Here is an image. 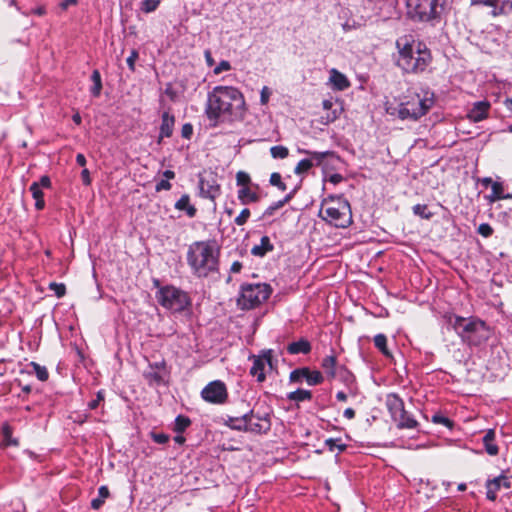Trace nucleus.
<instances>
[{
    "instance_id": "1a4fd4ad",
    "label": "nucleus",
    "mask_w": 512,
    "mask_h": 512,
    "mask_svg": "<svg viewBox=\"0 0 512 512\" xmlns=\"http://www.w3.org/2000/svg\"><path fill=\"white\" fill-rule=\"evenodd\" d=\"M386 406L393 419L400 429H413L416 428L418 422L407 413L404 408V402L398 394L391 393L386 397Z\"/></svg>"
},
{
    "instance_id": "774afa93",
    "label": "nucleus",
    "mask_w": 512,
    "mask_h": 512,
    "mask_svg": "<svg viewBox=\"0 0 512 512\" xmlns=\"http://www.w3.org/2000/svg\"><path fill=\"white\" fill-rule=\"evenodd\" d=\"M150 369L156 370V371H161L163 373L165 371V362L161 361V362H156L154 364H150Z\"/></svg>"
},
{
    "instance_id": "412c9836",
    "label": "nucleus",
    "mask_w": 512,
    "mask_h": 512,
    "mask_svg": "<svg viewBox=\"0 0 512 512\" xmlns=\"http://www.w3.org/2000/svg\"><path fill=\"white\" fill-rule=\"evenodd\" d=\"M298 152L301 154L308 155L310 157L309 159H312L313 166L314 165L320 166V165H322L324 159H326L328 157L335 156V152H333V151L317 152V151H310L307 149H298Z\"/></svg>"
},
{
    "instance_id": "473e14b6",
    "label": "nucleus",
    "mask_w": 512,
    "mask_h": 512,
    "mask_svg": "<svg viewBox=\"0 0 512 512\" xmlns=\"http://www.w3.org/2000/svg\"><path fill=\"white\" fill-rule=\"evenodd\" d=\"M144 377L148 380L149 384L161 385L165 383L164 374L161 371L150 369L144 372Z\"/></svg>"
},
{
    "instance_id": "20e7f679",
    "label": "nucleus",
    "mask_w": 512,
    "mask_h": 512,
    "mask_svg": "<svg viewBox=\"0 0 512 512\" xmlns=\"http://www.w3.org/2000/svg\"><path fill=\"white\" fill-rule=\"evenodd\" d=\"M449 324L462 342L468 346L479 347L491 337L492 330L487 323L478 317L450 316Z\"/></svg>"
},
{
    "instance_id": "7c9ffc66",
    "label": "nucleus",
    "mask_w": 512,
    "mask_h": 512,
    "mask_svg": "<svg viewBox=\"0 0 512 512\" xmlns=\"http://www.w3.org/2000/svg\"><path fill=\"white\" fill-rule=\"evenodd\" d=\"M109 495H110V493H109V489L107 486L103 485V486L99 487L98 497L94 498L91 501V507L95 510L100 509L102 507V505L104 504L105 499L108 498Z\"/></svg>"
},
{
    "instance_id": "4c0bfd02",
    "label": "nucleus",
    "mask_w": 512,
    "mask_h": 512,
    "mask_svg": "<svg viewBox=\"0 0 512 512\" xmlns=\"http://www.w3.org/2000/svg\"><path fill=\"white\" fill-rule=\"evenodd\" d=\"M313 167L312 159L305 158L298 162L296 167L294 168V173L296 175H302L308 172Z\"/></svg>"
},
{
    "instance_id": "0eeeda50",
    "label": "nucleus",
    "mask_w": 512,
    "mask_h": 512,
    "mask_svg": "<svg viewBox=\"0 0 512 512\" xmlns=\"http://www.w3.org/2000/svg\"><path fill=\"white\" fill-rule=\"evenodd\" d=\"M158 303L172 312H182L191 305L189 295L174 286H164L156 294Z\"/></svg>"
},
{
    "instance_id": "4d7b16f0",
    "label": "nucleus",
    "mask_w": 512,
    "mask_h": 512,
    "mask_svg": "<svg viewBox=\"0 0 512 512\" xmlns=\"http://www.w3.org/2000/svg\"><path fill=\"white\" fill-rule=\"evenodd\" d=\"M231 69V65L228 61L222 60L213 70L214 74L218 75L224 71H229Z\"/></svg>"
},
{
    "instance_id": "aec40b11",
    "label": "nucleus",
    "mask_w": 512,
    "mask_h": 512,
    "mask_svg": "<svg viewBox=\"0 0 512 512\" xmlns=\"http://www.w3.org/2000/svg\"><path fill=\"white\" fill-rule=\"evenodd\" d=\"M312 346L311 343L305 339L301 338L298 341L292 342L287 346V352L291 355L296 354H309L311 352Z\"/></svg>"
},
{
    "instance_id": "37998d69",
    "label": "nucleus",
    "mask_w": 512,
    "mask_h": 512,
    "mask_svg": "<svg viewBox=\"0 0 512 512\" xmlns=\"http://www.w3.org/2000/svg\"><path fill=\"white\" fill-rule=\"evenodd\" d=\"M412 210L415 215L420 216L423 219L428 220L433 216V214L428 210L427 205L424 204L414 205Z\"/></svg>"
},
{
    "instance_id": "f704fd0d",
    "label": "nucleus",
    "mask_w": 512,
    "mask_h": 512,
    "mask_svg": "<svg viewBox=\"0 0 512 512\" xmlns=\"http://www.w3.org/2000/svg\"><path fill=\"white\" fill-rule=\"evenodd\" d=\"M91 81L93 82V86L91 87V94L94 97H98L102 90V80L101 75L98 70H94L91 74Z\"/></svg>"
},
{
    "instance_id": "f03ea898",
    "label": "nucleus",
    "mask_w": 512,
    "mask_h": 512,
    "mask_svg": "<svg viewBox=\"0 0 512 512\" xmlns=\"http://www.w3.org/2000/svg\"><path fill=\"white\" fill-rule=\"evenodd\" d=\"M398 58L396 65L403 73L419 74L426 70L432 57L426 44L414 39L412 35H403L396 40Z\"/></svg>"
},
{
    "instance_id": "6e6d98bb",
    "label": "nucleus",
    "mask_w": 512,
    "mask_h": 512,
    "mask_svg": "<svg viewBox=\"0 0 512 512\" xmlns=\"http://www.w3.org/2000/svg\"><path fill=\"white\" fill-rule=\"evenodd\" d=\"M103 400H104V391L100 390L97 392L96 399H94L88 403V407L91 410H94L99 406L100 402Z\"/></svg>"
},
{
    "instance_id": "f257e3e1",
    "label": "nucleus",
    "mask_w": 512,
    "mask_h": 512,
    "mask_svg": "<svg viewBox=\"0 0 512 512\" xmlns=\"http://www.w3.org/2000/svg\"><path fill=\"white\" fill-rule=\"evenodd\" d=\"M205 114L213 126L219 122L241 120L245 115L243 94L232 86H215L207 95Z\"/></svg>"
},
{
    "instance_id": "603ef678",
    "label": "nucleus",
    "mask_w": 512,
    "mask_h": 512,
    "mask_svg": "<svg viewBox=\"0 0 512 512\" xmlns=\"http://www.w3.org/2000/svg\"><path fill=\"white\" fill-rule=\"evenodd\" d=\"M477 232L485 238L492 236L494 230L488 223H482L479 225Z\"/></svg>"
},
{
    "instance_id": "13d9d810",
    "label": "nucleus",
    "mask_w": 512,
    "mask_h": 512,
    "mask_svg": "<svg viewBox=\"0 0 512 512\" xmlns=\"http://www.w3.org/2000/svg\"><path fill=\"white\" fill-rule=\"evenodd\" d=\"M152 439L158 444H165L169 441V436L165 433H152Z\"/></svg>"
},
{
    "instance_id": "bb28decb",
    "label": "nucleus",
    "mask_w": 512,
    "mask_h": 512,
    "mask_svg": "<svg viewBox=\"0 0 512 512\" xmlns=\"http://www.w3.org/2000/svg\"><path fill=\"white\" fill-rule=\"evenodd\" d=\"M336 365H337V359H336V356H334V355L326 356L322 360V364H321L324 372L330 378H335L337 376V367H336Z\"/></svg>"
},
{
    "instance_id": "c03bdc74",
    "label": "nucleus",
    "mask_w": 512,
    "mask_h": 512,
    "mask_svg": "<svg viewBox=\"0 0 512 512\" xmlns=\"http://www.w3.org/2000/svg\"><path fill=\"white\" fill-rule=\"evenodd\" d=\"M269 183L281 191H285L287 189L286 184L282 181L281 174L278 172H274L270 175Z\"/></svg>"
},
{
    "instance_id": "f8f14e48",
    "label": "nucleus",
    "mask_w": 512,
    "mask_h": 512,
    "mask_svg": "<svg viewBox=\"0 0 512 512\" xmlns=\"http://www.w3.org/2000/svg\"><path fill=\"white\" fill-rule=\"evenodd\" d=\"M199 195L214 201L221 193L220 185L216 177L210 174L208 177H199Z\"/></svg>"
},
{
    "instance_id": "0e129e2a",
    "label": "nucleus",
    "mask_w": 512,
    "mask_h": 512,
    "mask_svg": "<svg viewBox=\"0 0 512 512\" xmlns=\"http://www.w3.org/2000/svg\"><path fill=\"white\" fill-rule=\"evenodd\" d=\"M81 179L84 185L88 186L91 184L90 172L88 169L84 168L82 170Z\"/></svg>"
},
{
    "instance_id": "e2e57ef3",
    "label": "nucleus",
    "mask_w": 512,
    "mask_h": 512,
    "mask_svg": "<svg viewBox=\"0 0 512 512\" xmlns=\"http://www.w3.org/2000/svg\"><path fill=\"white\" fill-rule=\"evenodd\" d=\"M501 4L499 6L500 9H503V14H508L510 12H512V1L510 0H504V1H501Z\"/></svg>"
},
{
    "instance_id": "864d4df0",
    "label": "nucleus",
    "mask_w": 512,
    "mask_h": 512,
    "mask_svg": "<svg viewBox=\"0 0 512 512\" xmlns=\"http://www.w3.org/2000/svg\"><path fill=\"white\" fill-rule=\"evenodd\" d=\"M499 3H500V0H471V2H470V4L472 6L483 5V6H488V7L496 6Z\"/></svg>"
},
{
    "instance_id": "c756f323",
    "label": "nucleus",
    "mask_w": 512,
    "mask_h": 512,
    "mask_svg": "<svg viewBox=\"0 0 512 512\" xmlns=\"http://www.w3.org/2000/svg\"><path fill=\"white\" fill-rule=\"evenodd\" d=\"M503 191H504L503 185L500 182L492 183V193H491V195L487 196L486 198L489 200V202L492 203V202H495V201H498L501 199H506V198L511 197L510 194L504 195Z\"/></svg>"
},
{
    "instance_id": "2f4dec72",
    "label": "nucleus",
    "mask_w": 512,
    "mask_h": 512,
    "mask_svg": "<svg viewBox=\"0 0 512 512\" xmlns=\"http://www.w3.org/2000/svg\"><path fill=\"white\" fill-rule=\"evenodd\" d=\"M287 398L290 401L303 402L306 400H311L312 392L309 390L297 389L296 391L288 393Z\"/></svg>"
},
{
    "instance_id": "4be33fe9",
    "label": "nucleus",
    "mask_w": 512,
    "mask_h": 512,
    "mask_svg": "<svg viewBox=\"0 0 512 512\" xmlns=\"http://www.w3.org/2000/svg\"><path fill=\"white\" fill-rule=\"evenodd\" d=\"M434 104V94L426 92L422 99H418L415 103V108L418 112V115L422 117L425 115Z\"/></svg>"
},
{
    "instance_id": "5701e85b",
    "label": "nucleus",
    "mask_w": 512,
    "mask_h": 512,
    "mask_svg": "<svg viewBox=\"0 0 512 512\" xmlns=\"http://www.w3.org/2000/svg\"><path fill=\"white\" fill-rule=\"evenodd\" d=\"M483 444L485 447V451L490 456H496L499 453V448L495 443V431L493 429H489L485 435L483 436Z\"/></svg>"
},
{
    "instance_id": "8fccbe9b",
    "label": "nucleus",
    "mask_w": 512,
    "mask_h": 512,
    "mask_svg": "<svg viewBox=\"0 0 512 512\" xmlns=\"http://www.w3.org/2000/svg\"><path fill=\"white\" fill-rule=\"evenodd\" d=\"M49 289L55 293L58 298H61L66 293V287L63 283L52 282L49 284Z\"/></svg>"
},
{
    "instance_id": "f3484780",
    "label": "nucleus",
    "mask_w": 512,
    "mask_h": 512,
    "mask_svg": "<svg viewBox=\"0 0 512 512\" xmlns=\"http://www.w3.org/2000/svg\"><path fill=\"white\" fill-rule=\"evenodd\" d=\"M490 103L488 101H478L468 112V117L473 122H480L487 118Z\"/></svg>"
},
{
    "instance_id": "79ce46f5",
    "label": "nucleus",
    "mask_w": 512,
    "mask_h": 512,
    "mask_svg": "<svg viewBox=\"0 0 512 512\" xmlns=\"http://www.w3.org/2000/svg\"><path fill=\"white\" fill-rule=\"evenodd\" d=\"M3 438L6 446H18V440L12 437V429L9 425L3 426Z\"/></svg>"
},
{
    "instance_id": "7ed1b4c3",
    "label": "nucleus",
    "mask_w": 512,
    "mask_h": 512,
    "mask_svg": "<svg viewBox=\"0 0 512 512\" xmlns=\"http://www.w3.org/2000/svg\"><path fill=\"white\" fill-rule=\"evenodd\" d=\"M186 260L197 278H207L219 271V251L209 241H196L189 245Z\"/></svg>"
},
{
    "instance_id": "9d476101",
    "label": "nucleus",
    "mask_w": 512,
    "mask_h": 512,
    "mask_svg": "<svg viewBox=\"0 0 512 512\" xmlns=\"http://www.w3.org/2000/svg\"><path fill=\"white\" fill-rule=\"evenodd\" d=\"M201 397L208 403L221 405L227 401L228 392L224 382L215 380L208 383L201 391Z\"/></svg>"
},
{
    "instance_id": "2eb2a0df",
    "label": "nucleus",
    "mask_w": 512,
    "mask_h": 512,
    "mask_svg": "<svg viewBox=\"0 0 512 512\" xmlns=\"http://www.w3.org/2000/svg\"><path fill=\"white\" fill-rule=\"evenodd\" d=\"M256 418L258 422L256 423H249V431L255 432V433H262L267 432L271 428V422H270V414L268 412L260 413L259 411L254 410V415H251V419Z\"/></svg>"
},
{
    "instance_id": "ea45409f",
    "label": "nucleus",
    "mask_w": 512,
    "mask_h": 512,
    "mask_svg": "<svg viewBox=\"0 0 512 512\" xmlns=\"http://www.w3.org/2000/svg\"><path fill=\"white\" fill-rule=\"evenodd\" d=\"M159 5V0H142L140 3V10L146 14L152 13L159 7Z\"/></svg>"
},
{
    "instance_id": "6ab92c4d",
    "label": "nucleus",
    "mask_w": 512,
    "mask_h": 512,
    "mask_svg": "<svg viewBox=\"0 0 512 512\" xmlns=\"http://www.w3.org/2000/svg\"><path fill=\"white\" fill-rule=\"evenodd\" d=\"M274 250V245L272 244L270 238L268 236H262L260 239V243L254 245L251 249V254L255 257H264L267 253L272 252Z\"/></svg>"
},
{
    "instance_id": "39448f33",
    "label": "nucleus",
    "mask_w": 512,
    "mask_h": 512,
    "mask_svg": "<svg viewBox=\"0 0 512 512\" xmlns=\"http://www.w3.org/2000/svg\"><path fill=\"white\" fill-rule=\"evenodd\" d=\"M319 216L337 228H346L352 223L350 204L341 196L330 195L323 199Z\"/></svg>"
},
{
    "instance_id": "69168bd1",
    "label": "nucleus",
    "mask_w": 512,
    "mask_h": 512,
    "mask_svg": "<svg viewBox=\"0 0 512 512\" xmlns=\"http://www.w3.org/2000/svg\"><path fill=\"white\" fill-rule=\"evenodd\" d=\"M40 185V188H50L51 187V180L49 176L43 175L39 182H37Z\"/></svg>"
},
{
    "instance_id": "5fc2aeb1",
    "label": "nucleus",
    "mask_w": 512,
    "mask_h": 512,
    "mask_svg": "<svg viewBox=\"0 0 512 512\" xmlns=\"http://www.w3.org/2000/svg\"><path fill=\"white\" fill-rule=\"evenodd\" d=\"M139 54L138 51L133 49L130 53V56L127 58L126 62L131 71L135 70V62L138 59Z\"/></svg>"
},
{
    "instance_id": "9b49d317",
    "label": "nucleus",
    "mask_w": 512,
    "mask_h": 512,
    "mask_svg": "<svg viewBox=\"0 0 512 512\" xmlns=\"http://www.w3.org/2000/svg\"><path fill=\"white\" fill-rule=\"evenodd\" d=\"M253 364L250 368V374L257 378L258 382H263L266 379L265 366L268 364L270 368H273L272 363V350H264L260 355H252L250 357Z\"/></svg>"
},
{
    "instance_id": "c85d7f7f",
    "label": "nucleus",
    "mask_w": 512,
    "mask_h": 512,
    "mask_svg": "<svg viewBox=\"0 0 512 512\" xmlns=\"http://www.w3.org/2000/svg\"><path fill=\"white\" fill-rule=\"evenodd\" d=\"M331 82L334 87L338 90H345L349 87V81L345 75L333 69L330 77Z\"/></svg>"
},
{
    "instance_id": "4468645a",
    "label": "nucleus",
    "mask_w": 512,
    "mask_h": 512,
    "mask_svg": "<svg viewBox=\"0 0 512 512\" xmlns=\"http://www.w3.org/2000/svg\"><path fill=\"white\" fill-rule=\"evenodd\" d=\"M510 487L511 480L509 477L505 475L495 477L494 479L488 480L486 482V497L490 501H495L497 498V493L501 488L509 489Z\"/></svg>"
},
{
    "instance_id": "6e6552de",
    "label": "nucleus",
    "mask_w": 512,
    "mask_h": 512,
    "mask_svg": "<svg viewBox=\"0 0 512 512\" xmlns=\"http://www.w3.org/2000/svg\"><path fill=\"white\" fill-rule=\"evenodd\" d=\"M271 292L270 285L265 283L242 285L238 305L242 309H252L266 301Z\"/></svg>"
},
{
    "instance_id": "49530a36",
    "label": "nucleus",
    "mask_w": 512,
    "mask_h": 512,
    "mask_svg": "<svg viewBox=\"0 0 512 512\" xmlns=\"http://www.w3.org/2000/svg\"><path fill=\"white\" fill-rule=\"evenodd\" d=\"M236 183L238 186L247 187L251 183V178L248 173L239 171L236 174Z\"/></svg>"
},
{
    "instance_id": "cd10ccee",
    "label": "nucleus",
    "mask_w": 512,
    "mask_h": 512,
    "mask_svg": "<svg viewBox=\"0 0 512 512\" xmlns=\"http://www.w3.org/2000/svg\"><path fill=\"white\" fill-rule=\"evenodd\" d=\"M32 197L35 199V208L40 211L45 207L44 193L37 182H33L29 188Z\"/></svg>"
},
{
    "instance_id": "3c124183",
    "label": "nucleus",
    "mask_w": 512,
    "mask_h": 512,
    "mask_svg": "<svg viewBox=\"0 0 512 512\" xmlns=\"http://www.w3.org/2000/svg\"><path fill=\"white\" fill-rule=\"evenodd\" d=\"M339 376H340L341 380H343L345 382L346 385H350L351 383L354 382V376L352 375V373L350 371H348L344 367H340Z\"/></svg>"
},
{
    "instance_id": "b1692460",
    "label": "nucleus",
    "mask_w": 512,
    "mask_h": 512,
    "mask_svg": "<svg viewBox=\"0 0 512 512\" xmlns=\"http://www.w3.org/2000/svg\"><path fill=\"white\" fill-rule=\"evenodd\" d=\"M174 123H175L174 116L170 115L168 112H164L162 114V123L160 126V138L170 137L172 135Z\"/></svg>"
},
{
    "instance_id": "c9c22d12",
    "label": "nucleus",
    "mask_w": 512,
    "mask_h": 512,
    "mask_svg": "<svg viewBox=\"0 0 512 512\" xmlns=\"http://www.w3.org/2000/svg\"><path fill=\"white\" fill-rule=\"evenodd\" d=\"M374 345L386 357H391V353L387 347V337L384 334H377L374 337Z\"/></svg>"
},
{
    "instance_id": "dca6fc26",
    "label": "nucleus",
    "mask_w": 512,
    "mask_h": 512,
    "mask_svg": "<svg viewBox=\"0 0 512 512\" xmlns=\"http://www.w3.org/2000/svg\"><path fill=\"white\" fill-rule=\"evenodd\" d=\"M251 415H254V409L240 417H228L226 425L231 429L237 431H249V423L251 422Z\"/></svg>"
},
{
    "instance_id": "338daca9",
    "label": "nucleus",
    "mask_w": 512,
    "mask_h": 512,
    "mask_svg": "<svg viewBox=\"0 0 512 512\" xmlns=\"http://www.w3.org/2000/svg\"><path fill=\"white\" fill-rule=\"evenodd\" d=\"M78 3V0H62L61 3L59 4V7L65 11L67 10L70 6H74Z\"/></svg>"
},
{
    "instance_id": "423d86ee",
    "label": "nucleus",
    "mask_w": 512,
    "mask_h": 512,
    "mask_svg": "<svg viewBox=\"0 0 512 512\" xmlns=\"http://www.w3.org/2000/svg\"><path fill=\"white\" fill-rule=\"evenodd\" d=\"M446 0H407V15L410 19L430 22L439 19Z\"/></svg>"
},
{
    "instance_id": "680f3d73",
    "label": "nucleus",
    "mask_w": 512,
    "mask_h": 512,
    "mask_svg": "<svg viewBox=\"0 0 512 512\" xmlns=\"http://www.w3.org/2000/svg\"><path fill=\"white\" fill-rule=\"evenodd\" d=\"M193 133V127L191 124L186 123L182 126L181 134L183 138L189 139Z\"/></svg>"
},
{
    "instance_id": "de8ad7c7",
    "label": "nucleus",
    "mask_w": 512,
    "mask_h": 512,
    "mask_svg": "<svg viewBox=\"0 0 512 512\" xmlns=\"http://www.w3.org/2000/svg\"><path fill=\"white\" fill-rule=\"evenodd\" d=\"M286 202L284 200H279L277 202L272 203L263 213V217H271L274 215L275 211L282 208Z\"/></svg>"
},
{
    "instance_id": "a211bd4d",
    "label": "nucleus",
    "mask_w": 512,
    "mask_h": 512,
    "mask_svg": "<svg viewBox=\"0 0 512 512\" xmlns=\"http://www.w3.org/2000/svg\"><path fill=\"white\" fill-rule=\"evenodd\" d=\"M237 198L242 205L257 203L260 201V195L252 190V187H241L237 192Z\"/></svg>"
},
{
    "instance_id": "a18cd8bd",
    "label": "nucleus",
    "mask_w": 512,
    "mask_h": 512,
    "mask_svg": "<svg viewBox=\"0 0 512 512\" xmlns=\"http://www.w3.org/2000/svg\"><path fill=\"white\" fill-rule=\"evenodd\" d=\"M431 420L435 424H441L448 428H452L453 426V422L441 413L434 414Z\"/></svg>"
},
{
    "instance_id": "58836bf2",
    "label": "nucleus",
    "mask_w": 512,
    "mask_h": 512,
    "mask_svg": "<svg viewBox=\"0 0 512 512\" xmlns=\"http://www.w3.org/2000/svg\"><path fill=\"white\" fill-rule=\"evenodd\" d=\"M325 446L329 451H334L337 449L339 452H344L347 449V445L344 443H340V439L338 438H329L325 440Z\"/></svg>"
},
{
    "instance_id": "052dcab7",
    "label": "nucleus",
    "mask_w": 512,
    "mask_h": 512,
    "mask_svg": "<svg viewBox=\"0 0 512 512\" xmlns=\"http://www.w3.org/2000/svg\"><path fill=\"white\" fill-rule=\"evenodd\" d=\"M270 95H271V91L269 90V88L266 86L263 87L261 90V94H260V102L262 105H265L268 103Z\"/></svg>"
},
{
    "instance_id": "393cba45",
    "label": "nucleus",
    "mask_w": 512,
    "mask_h": 512,
    "mask_svg": "<svg viewBox=\"0 0 512 512\" xmlns=\"http://www.w3.org/2000/svg\"><path fill=\"white\" fill-rule=\"evenodd\" d=\"M398 116L401 119H412L417 120L420 118L418 112L415 108V103L408 102L406 104H402L398 111Z\"/></svg>"
},
{
    "instance_id": "a878e982",
    "label": "nucleus",
    "mask_w": 512,
    "mask_h": 512,
    "mask_svg": "<svg viewBox=\"0 0 512 512\" xmlns=\"http://www.w3.org/2000/svg\"><path fill=\"white\" fill-rule=\"evenodd\" d=\"M175 208L180 211H185L189 217H194L196 215V208L190 204V197L188 194H184L180 197V199L175 203Z\"/></svg>"
},
{
    "instance_id": "ddd939ff",
    "label": "nucleus",
    "mask_w": 512,
    "mask_h": 512,
    "mask_svg": "<svg viewBox=\"0 0 512 512\" xmlns=\"http://www.w3.org/2000/svg\"><path fill=\"white\" fill-rule=\"evenodd\" d=\"M289 379L291 382L295 383H300L305 379L310 386H315L323 382V376L319 371H310L307 367L293 370L290 373Z\"/></svg>"
},
{
    "instance_id": "09e8293b",
    "label": "nucleus",
    "mask_w": 512,
    "mask_h": 512,
    "mask_svg": "<svg viewBox=\"0 0 512 512\" xmlns=\"http://www.w3.org/2000/svg\"><path fill=\"white\" fill-rule=\"evenodd\" d=\"M251 215V212L248 208H244L240 214L234 219V223L237 226H243L247 223L249 217Z\"/></svg>"
},
{
    "instance_id": "bf43d9fd",
    "label": "nucleus",
    "mask_w": 512,
    "mask_h": 512,
    "mask_svg": "<svg viewBox=\"0 0 512 512\" xmlns=\"http://www.w3.org/2000/svg\"><path fill=\"white\" fill-rule=\"evenodd\" d=\"M171 187H172V185H171V183H170L168 180H166V179H162L161 181H159V182L156 184V186H155V190H156L157 192H160V191H162V190H166V191H168V190H170V189H171Z\"/></svg>"
},
{
    "instance_id": "e433bc0d",
    "label": "nucleus",
    "mask_w": 512,
    "mask_h": 512,
    "mask_svg": "<svg viewBox=\"0 0 512 512\" xmlns=\"http://www.w3.org/2000/svg\"><path fill=\"white\" fill-rule=\"evenodd\" d=\"M191 424L189 417L184 415H178L174 423V431L176 433L184 432Z\"/></svg>"
},
{
    "instance_id": "72a5a7b5",
    "label": "nucleus",
    "mask_w": 512,
    "mask_h": 512,
    "mask_svg": "<svg viewBox=\"0 0 512 512\" xmlns=\"http://www.w3.org/2000/svg\"><path fill=\"white\" fill-rule=\"evenodd\" d=\"M28 367H30L32 370L28 371V373H35L36 377L40 381H46L49 377L48 370L45 366H41L40 364L36 362H31Z\"/></svg>"
},
{
    "instance_id": "a19ab883",
    "label": "nucleus",
    "mask_w": 512,
    "mask_h": 512,
    "mask_svg": "<svg viewBox=\"0 0 512 512\" xmlns=\"http://www.w3.org/2000/svg\"><path fill=\"white\" fill-rule=\"evenodd\" d=\"M270 153L275 159H285L289 155V150L285 146L277 145L270 148Z\"/></svg>"
}]
</instances>
